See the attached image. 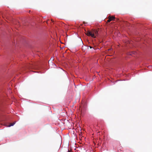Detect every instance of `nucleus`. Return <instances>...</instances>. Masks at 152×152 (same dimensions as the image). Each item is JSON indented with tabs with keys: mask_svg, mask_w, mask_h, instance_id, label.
Returning a JSON list of instances; mask_svg holds the SVG:
<instances>
[{
	"mask_svg": "<svg viewBox=\"0 0 152 152\" xmlns=\"http://www.w3.org/2000/svg\"><path fill=\"white\" fill-rule=\"evenodd\" d=\"M98 34V31L96 30H93L92 31H90L86 32V34L88 36H91L92 37L95 38V35H97Z\"/></svg>",
	"mask_w": 152,
	"mask_h": 152,
	"instance_id": "f257e3e1",
	"label": "nucleus"
},
{
	"mask_svg": "<svg viewBox=\"0 0 152 152\" xmlns=\"http://www.w3.org/2000/svg\"><path fill=\"white\" fill-rule=\"evenodd\" d=\"M108 20H107V22H109L110 21L114 20V19H115V18L114 16H109L108 17Z\"/></svg>",
	"mask_w": 152,
	"mask_h": 152,
	"instance_id": "f03ea898",
	"label": "nucleus"
},
{
	"mask_svg": "<svg viewBox=\"0 0 152 152\" xmlns=\"http://www.w3.org/2000/svg\"><path fill=\"white\" fill-rule=\"evenodd\" d=\"M15 122H14L13 123H11L8 126L10 127L11 126H13L15 124Z\"/></svg>",
	"mask_w": 152,
	"mask_h": 152,
	"instance_id": "7ed1b4c3",
	"label": "nucleus"
},
{
	"mask_svg": "<svg viewBox=\"0 0 152 152\" xmlns=\"http://www.w3.org/2000/svg\"><path fill=\"white\" fill-rule=\"evenodd\" d=\"M135 53H136L135 52H132V53L130 54V55H132V54H135Z\"/></svg>",
	"mask_w": 152,
	"mask_h": 152,
	"instance_id": "20e7f679",
	"label": "nucleus"
},
{
	"mask_svg": "<svg viewBox=\"0 0 152 152\" xmlns=\"http://www.w3.org/2000/svg\"><path fill=\"white\" fill-rule=\"evenodd\" d=\"M54 60V59L53 58H51L50 59V60H52V61H53Z\"/></svg>",
	"mask_w": 152,
	"mask_h": 152,
	"instance_id": "39448f33",
	"label": "nucleus"
},
{
	"mask_svg": "<svg viewBox=\"0 0 152 152\" xmlns=\"http://www.w3.org/2000/svg\"><path fill=\"white\" fill-rule=\"evenodd\" d=\"M112 50V49L111 48H110V49H108L107 50L108 51H110V50Z\"/></svg>",
	"mask_w": 152,
	"mask_h": 152,
	"instance_id": "423d86ee",
	"label": "nucleus"
},
{
	"mask_svg": "<svg viewBox=\"0 0 152 152\" xmlns=\"http://www.w3.org/2000/svg\"><path fill=\"white\" fill-rule=\"evenodd\" d=\"M89 47H90V48H92V47L90 46H89Z\"/></svg>",
	"mask_w": 152,
	"mask_h": 152,
	"instance_id": "0eeeda50",
	"label": "nucleus"
},
{
	"mask_svg": "<svg viewBox=\"0 0 152 152\" xmlns=\"http://www.w3.org/2000/svg\"><path fill=\"white\" fill-rule=\"evenodd\" d=\"M68 152H70V151H69V150H68Z\"/></svg>",
	"mask_w": 152,
	"mask_h": 152,
	"instance_id": "6e6552de",
	"label": "nucleus"
},
{
	"mask_svg": "<svg viewBox=\"0 0 152 152\" xmlns=\"http://www.w3.org/2000/svg\"><path fill=\"white\" fill-rule=\"evenodd\" d=\"M117 20H118V19H117Z\"/></svg>",
	"mask_w": 152,
	"mask_h": 152,
	"instance_id": "1a4fd4ad",
	"label": "nucleus"
},
{
	"mask_svg": "<svg viewBox=\"0 0 152 152\" xmlns=\"http://www.w3.org/2000/svg\"><path fill=\"white\" fill-rule=\"evenodd\" d=\"M52 21H53V20H52Z\"/></svg>",
	"mask_w": 152,
	"mask_h": 152,
	"instance_id": "9d476101",
	"label": "nucleus"
}]
</instances>
